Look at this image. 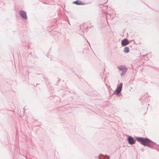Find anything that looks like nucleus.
Returning a JSON list of instances; mask_svg holds the SVG:
<instances>
[{"label":"nucleus","mask_w":159,"mask_h":159,"mask_svg":"<svg viewBox=\"0 0 159 159\" xmlns=\"http://www.w3.org/2000/svg\"><path fill=\"white\" fill-rule=\"evenodd\" d=\"M136 139L138 142H140L141 144L143 145L144 146H147L152 149L154 148L153 146L151 145L150 144H147L148 143H155V142L152 141L149 139L143 137H138L136 138Z\"/></svg>","instance_id":"nucleus-1"},{"label":"nucleus","mask_w":159,"mask_h":159,"mask_svg":"<svg viewBox=\"0 0 159 159\" xmlns=\"http://www.w3.org/2000/svg\"><path fill=\"white\" fill-rule=\"evenodd\" d=\"M122 83H120L119 85L117 87V88L115 90L113 94L117 95L121 91L122 89Z\"/></svg>","instance_id":"nucleus-2"},{"label":"nucleus","mask_w":159,"mask_h":159,"mask_svg":"<svg viewBox=\"0 0 159 159\" xmlns=\"http://www.w3.org/2000/svg\"><path fill=\"white\" fill-rule=\"evenodd\" d=\"M19 14L20 16L23 19L26 20L27 19V13L24 11L20 10L19 11Z\"/></svg>","instance_id":"nucleus-3"},{"label":"nucleus","mask_w":159,"mask_h":159,"mask_svg":"<svg viewBox=\"0 0 159 159\" xmlns=\"http://www.w3.org/2000/svg\"><path fill=\"white\" fill-rule=\"evenodd\" d=\"M128 143L130 145H133L135 143L136 140L131 136H129L128 139Z\"/></svg>","instance_id":"nucleus-4"},{"label":"nucleus","mask_w":159,"mask_h":159,"mask_svg":"<svg viewBox=\"0 0 159 159\" xmlns=\"http://www.w3.org/2000/svg\"><path fill=\"white\" fill-rule=\"evenodd\" d=\"M117 67L119 70L122 71L125 73L126 72L127 70V69L124 66L121 65L117 66Z\"/></svg>","instance_id":"nucleus-5"},{"label":"nucleus","mask_w":159,"mask_h":159,"mask_svg":"<svg viewBox=\"0 0 159 159\" xmlns=\"http://www.w3.org/2000/svg\"><path fill=\"white\" fill-rule=\"evenodd\" d=\"M129 43V41L128 39H125L122 40L121 44L122 46H125L128 45Z\"/></svg>","instance_id":"nucleus-6"},{"label":"nucleus","mask_w":159,"mask_h":159,"mask_svg":"<svg viewBox=\"0 0 159 159\" xmlns=\"http://www.w3.org/2000/svg\"><path fill=\"white\" fill-rule=\"evenodd\" d=\"M73 3L75 4L78 5H84L85 4L83 2H82L79 0H77L73 2Z\"/></svg>","instance_id":"nucleus-7"},{"label":"nucleus","mask_w":159,"mask_h":159,"mask_svg":"<svg viewBox=\"0 0 159 159\" xmlns=\"http://www.w3.org/2000/svg\"><path fill=\"white\" fill-rule=\"evenodd\" d=\"M48 58H50L51 60H56V58L55 57H53L52 55H48L47 56Z\"/></svg>","instance_id":"nucleus-8"},{"label":"nucleus","mask_w":159,"mask_h":159,"mask_svg":"<svg viewBox=\"0 0 159 159\" xmlns=\"http://www.w3.org/2000/svg\"><path fill=\"white\" fill-rule=\"evenodd\" d=\"M124 52L125 53H127L129 52V48L128 47H125L124 50Z\"/></svg>","instance_id":"nucleus-9"},{"label":"nucleus","mask_w":159,"mask_h":159,"mask_svg":"<svg viewBox=\"0 0 159 159\" xmlns=\"http://www.w3.org/2000/svg\"><path fill=\"white\" fill-rule=\"evenodd\" d=\"M102 156L103 157V158L102 159L100 158H99V159H109V157L108 156H107L106 155V157H105L104 155H102Z\"/></svg>","instance_id":"nucleus-10"},{"label":"nucleus","mask_w":159,"mask_h":159,"mask_svg":"<svg viewBox=\"0 0 159 159\" xmlns=\"http://www.w3.org/2000/svg\"><path fill=\"white\" fill-rule=\"evenodd\" d=\"M79 33L80 35H82L83 34L84 32H83V31L82 30H80L79 31Z\"/></svg>","instance_id":"nucleus-11"},{"label":"nucleus","mask_w":159,"mask_h":159,"mask_svg":"<svg viewBox=\"0 0 159 159\" xmlns=\"http://www.w3.org/2000/svg\"><path fill=\"white\" fill-rule=\"evenodd\" d=\"M125 73L124 72H123H123L120 74L121 76H123L125 74Z\"/></svg>","instance_id":"nucleus-12"},{"label":"nucleus","mask_w":159,"mask_h":159,"mask_svg":"<svg viewBox=\"0 0 159 159\" xmlns=\"http://www.w3.org/2000/svg\"><path fill=\"white\" fill-rule=\"evenodd\" d=\"M153 145H156V143H151Z\"/></svg>","instance_id":"nucleus-13"}]
</instances>
